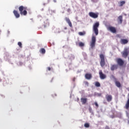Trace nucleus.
<instances>
[{"label": "nucleus", "instance_id": "nucleus-34", "mask_svg": "<svg viewBox=\"0 0 129 129\" xmlns=\"http://www.w3.org/2000/svg\"><path fill=\"white\" fill-rule=\"evenodd\" d=\"M89 110H91V108H89Z\"/></svg>", "mask_w": 129, "mask_h": 129}, {"label": "nucleus", "instance_id": "nucleus-22", "mask_svg": "<svg viewBox=\"0 0 129 129\" xmlns=\"http://www.w3.org/2000/svg\"><path fill=\"white\" fill-rule=\"evenodd\" d=\"M78 34L80 36H85V35H86V32L85 31L79 32Z\"/></svg>", "mask_w": 129, "mask_h": 129}, {"label": "nucleus", "instance_id": "nucleus-31", "mask_svg": "<svg viewBox=\"0 0 129 129\" xmlns=\"http://www.w3.org/2000/svg\"><path fill=\"white\" fill-rule=\"evenodd\" d=\"M98 96H101V93L98 94Z\"/></svg>", "mask_w": 129, "mask_h": 129}, {"label": "nucleus", "instance_id": "nucleus-15", "mask_svg": "<svg viewBox=\"0 0 129 129\" xmlns=\"http://www.w3.org/2000/svg\"><path fill=\"white\" fill-rule=\"evenodd\" d=\"M121 44H123V45H125V44H127L128 43V40L127 39H122L120 41Z\"/></svg>", "mask_w": 129, "mask_h": 129}, {"label": "nucleus", "instance_id": "nucleus-3", "mask_svg": "<svg viewBox=\"0 0 129 129\" xmlns=\"http://www.w3.org/2000/svg\"><path fill=\"white\" fill-rule=\"evenodd\" d=\"M99 56L101 59V61L100 62V66L101 67H104V66L105 65V59H104V55H103V54H100Z\"/></svg>", "mask_w": 129, "mask_h": 129}, {"label": "nucleus", "instance_id": "nucleus-7", "mask_svg": "<svg viewBox=\"0 0 129 129\" xmlns=\"http://www.w3.org/2000/svg\"><path fill=\"white\" fill-rule=\"evenodd\" d=\"M116 62H117V64L119 65V66H123V64H124V61L120 58H117L116 59Z\"/></svg>", "mask_w": 129, "mask_h": 129}, {"label": "nucleus", "instance_id": "nucleus-8", "mask_svg": "<svg viewBox=\"0 0 129 129\" xmlns=\"http://www.w3.org/2000/svg\"><path fill=\"white\" fill-rule=\"evenodd\" d=\"M99 75L100 79L103 80L106 78V75H105V74H104L103 73H102V71L101 70L99 71Z\"/></svg>", "mask_w": 129, "mask_h": 129}, {"label": "nucleus", "instance_id": "nucleus-17", "mask_svg": "<svg viewBox=\"0 0 129 129\" xmlns=\"http://www.w3.org/2000/svg\"><path fill=\"white\" fill-rule=\"evenodd\" d=\"M125 108L126 109H129V98H128V99L126 102V104L125 105Z\"/></svg>", "mask_w": 129, "mask_h": 129}, {"label": "nucleus", "instance_id": "nucleus-24", "mask_svg": "<svg viewBox=\"0 0 129 129\" xmlns=\"http://www.w3.org/2000/svg\"><path fill=\"white\" fill-rule=\"evenodd\" d=\"M84 126L86 128H88V127H89L90 126V125L89 124V123H85L84 124Z\"/></svg>", "mask_w": 129, "mask_h": 129}, {"label": "nucleus", "instance_id": "nucleus-37", "mask_svg": "<svg viewBox=\"0 0 129 129\" xmlns=\"http://www.w3.org/2000/svg\"><path fill=\"white\" fill-rule=\"evenodd\" d=\"M54 95H55L56 96V94H54Z\"/></svg>", "mask_w": 129, "mask_h": 129}, {"label": "nucleus", "instance_id": "nucleus-23", "mask_svg": "<svg viewBox=\"0 0 129 129\" xmlns=\"http://www.w3.org/2000/svg\"><path fill=\"white\" fill-rule=\"evenodd\" d=\"M95 86L96 87H100V83L98 82H96L95 83Z\"/></svg>", "mask_w": 129, "mask_h": 129}, {"label": "nucleus", "instance_id": "nucleus-14", "mask_svg": "<svg viewBox=\"0 0 129 129\" xmlns=\"http://www.w3.org/2000/svg\"><path fill=\"white\" fill-rule=\"evenodd\" d=\"M65 20L66 21L67 23L69 24V25L70 26V27H71V28H72V23H71L70 19H69V18L66 17L65 18Z\"/></svg>", "mask_w": 129, "mask_h": 129}, {"label": "nucleus", "instance_id": "nucleus-30", "mask_svg": "<svg viewBox=\"0 0 129 129\" xmlns=\"http://www.w3.org/2000/svg\"><path fill=\"white\" fill-rule=\"evenodd\" d=\"M47 70H48V71H51V68L48 67V68H47Z\"/></svg>", "mask_w": 129, "mask_h": 129}, {"label": "nucleus", "instance_id": "nucleus-38", "mask_svg": "<svg viewBox=\"0 0 129 129\" xmlns=\"http://www.w3.org/2000/svg\"><path fill=\"white\" fill-rule=\"evenodd\" d=\"M0 81H2V80L0 79Z\"/></svg>", "mask_w": 129, "mask_h": 129}, {"label": "nucleus", "instance_id": "nucleus-28", "mask_svg": "<svg viewBox=\"0 0 129 129\" xmlns=\"http://www.w3.org/2000/svg\"><path fill=\"white\" fill-rule=\"evenodd\" d=\"M94 104H95L96 107H97V108H98L99 105H98V104L97 103V102H95L94 103Z\"/></svg>", "mask_w": 129, "mask_h": 129}, {"label": "nucleus", "instance_id": "nucleus-2", "mask_svg": "<svg viewBox=\"0 0 129 129\" xmlns=\"http://www.w3.org/2000/svg\"><path fill=\"white\" fill-rule=\"evenodd\" d=\"M99 27V22H96L93 27V31L96 36L98 35V27Z\"/></svg>", "mask_w": 129, "mask_h": 129}, {"label": "nucleus", "instance_id": "nucleus-10", "mask_svg": "<svg viewBox=\"0 0 129 129\" xmlns=\"http://www.w3.org/2000/svg\"><path fill=\"white\" fill-rule=\"evenodd\" d=\"M105 98L108 102H110L112 100V96L111 95L107 94L105 96Z\"/></svg>", "mask_w": 129, "mask_h": 129}, {"label": "nucleus", "instance_id": "nucleus-26", "mask_svg": "<svg viewBox=\"0 0 129 129\" xmlns=\"http://www.w3.org/2000/svg\"><path fill=\"white\" fill-rule=\"evenodd\" d=\"M84 83L85 86H87V87L89 86V83H88V82H87V81H85V82H84Z\"/></svg>", "mask_w": 129, "mask_h": 129}, {"label": "nucleus", "instance_id": "nucleus-35", "mask_svg": "<svg viewBox=\"0 0 129 129\" xmlns=\"http://www.w3.org/2000/svg\"><path fill=\"white\" fill-rule=\"evenodd\" d=\"M73 81H75V79H73Z\"/></svg>", "mask_w": 129, "mask_h": 129}, {"label": "nucleus", "instance_id": "nucleus-13", "mask_svg": "<svg viewBox=\"0 0 129 129\" xmlns=\"http://www.w3.org/2000/svg\"><path fill=\"white\" fill-rule=\"evenodd\" d=\"M13 14L15 17L16 18V19H18V18H20V14L19 13V12H18L17 11L14 10Z\"/></svg>", "mask_w": 129, "mask_h": 129}, {"label": "nucleus", "instance_id": "nucleus-4", "mask_svg": "<svg viewBox=\"0 0 129 129\" xmlns=\"http://www.w3.org/2000/svg\"><path fill=\"white\" fill-rule=\"evenodd\" d=\"M95 43H96V37L94 36L92 37V39L90 42V47L91 49H93L95 47Z\"/></svg>", "mask_w": 129, "mask_h": 129}, {"label": "nucleus", "instance_id": "nucleus-25", "mask_svg": "<svg viewBox=\"0 0 129 129\" xmlns=\"http://www.w3.org/2000/svg\"><path fill=\"white\" fill-rule=\"evenodd\" d=\"M79 46L80 47H84V43L80 42L79 43Z\"/></svg>", "mask_w": 129, "mask_h": 129}, {"label": "nucleus", "instance_id": "nucleus-32", "mask_svg": "<svg viewBox=\"0 0 129 129\" xmlns=\"http://www.w3.org/2000/svg\"><path fill=\"white\" fill-rule=\"evenodd\" d=\"M54 3H57V0H53Z\"/></svg>", "mask_w": 129, "mask_h": 129}, {"label": "nucleus", "instance_id": "nucleus-18", "mask_svg": "<svg viewBox=\"0 0 129 129\" xmlns=\"http://www.w3.org/2000/svg\"><path fill=\"white\" fill-rule=\"evenodd\" d=\"M115 84L117 87H118L119 88L120 87H121V85L120 84V83L119 81H116L115 82Z\"/></svg>", "mask_w": 129, "mask_h": 129}, {"label": "nucleus", "instance_id": "nucleus-20", "mask_svg": "<svg viewBox=\"0 0 129 129\" xmlns=\"http://www.w3.org/2000/svg\"><path fill=\"white\" fill-rule=\"evenodd\" d=\"M119 7H122L123 5L125 4V1H121L118 3Z\"/></svg>", "mask_w": 129, "mask_h": 129}, {"label": "nucleus", "instance_id": "nucleus-6", "mask_svg": "<svg viewBox=\"0 0 129 129\" xmlns=\"http://www.w3.org/2000/svg\"><path fill=\"white\" fill-rule=\"evenodd\" d=\"M98 15H99L98 13L89 12V17L93 18V19H97L98 18Z\"/></svg>", "mask_w": 129, "mask_h": 129}, {"label": "nucleus", "instance_id": "nucleus-36", "mask_svg": "<svg viewBox=\"0 0 129 129\" xmlns=\"http://www.w3.org/2000/svg\"><path fill=\"white\" fill-rule=\"evenodd\" d=\"M53 13H55V11H53Z\"/></svg>", "mask_w": 129, "mask_h": 129}, {"label": "nucleus", "instance_id": "nucleus-33", "mask_svg": "<svg viewBox=\"0 0 129 129\" xmlns=\"http://www.w3.org/2000/svg\"><path fill=\"white\" fill-rule=\"evenodd\" d=\"M64 30H67V27H64Z\"/></svg>", "mask_w": 129, "mask_h": 129}, {"label": "nucleus", "instance_id": "nucleus-11", "mask_svg": "<svg viewBox=\"0 0 129 129\" xmlns=\"http://www.w3.org/2000/svg\"><path fill=\"white\" fill-rule=\"evenodd\" d=\"M85 77L86 79H87L88 80H90V79L92 78V75H91V74L87 73L85 74Z\"/></svg>", "mask_w": 129, "mask_h": 129}, {"label": "nucleus", "instance_id": "nucleus-1", "mask_svg": "<svg viewBox=\"0 0 129 129\" xmlns=\"http://www.w3.org/2000/svg\"><path fill=\"white\" fill-rule=\"evenodd\" d=\"M18 10L21 16H27L28 14V12H27V10H28V7H25L23 6H21L19 7Z\"/></svg>", "mask_w": 129, "mask_h": 129}, {"label": "nucleus", "instance_id": "nucleus-9", "mask_svg": "<svg viewBox=\"0 0 129 129\" xmlns=\"http://www.w3.org/2000/svg\"><path fill=\"white\" fill-rule=\"evenodd\" d=\"M108 30H109L110 32H111V33H113V34H115V33H116V28L114 27L109 26L108 28Z\"/></svg>", "mask_w": 129, "mask_h": 129}, {"label": "nucleus", "instance_id": "nucleus-16", "mask_svg": "<svg viewBox=\"0 0 129 129\" xmlns=\"http://www.w3.org/2000/svg\"><path fill=\"white\" fill-rule=\"evenodd\" d=\"M81 100L82 104H85L87 102V98H82Z\"/></svg>", "mask_w": 129, "mask_h": 129}, {"label": "nucleus", "instance_id": "nucleus-12", "mask_svg": "<svg viewBox=\"0 0 129 129\" xmlns=\"http://www.w3.org/2000/svg\"><path fill=\"white\" fill-rule=\"evenodd\" d=\"M118 67L117 64H112L111 66L110 70H111V71H114V70L117 69Z\"/></svg>", "mask_w": 129, "mask_h": 129}, {"label": "nucleus", "instance_id": "nucleus-21", "mask_svg": "<svg viewBox=\"0 0 129 129\" xmlns=\"http://www.w3.org/2000/svg\"><path fill=\"white\" fill-rule=\"evenodd\" d=\"M39 52L41 53V54H45L46 53V50H45V48H41Z\"/></svg>", "mask_w": 129, "mask_h": 129}, {"label": "nucleus", "instance_id": "nucleus-5", "mask_svg": "<svg viewBox=\"0 0 129 129\" xmlns=\"http://www.w3.org/2000/svg\"><path fill=\"white\" fill-rule=\"evenodd\" d=\"M121 54L123 58H126L129 54L128 48H125L124 50L121 52Z\"/></svg>", "mask_w": 129, "mask_h": 129}, {"label": "nucleus", "instance_id": "nucleus-19", "mask_svg": "<svg viewBox=\"0 0 129 129\" xmlns=\"http://www.w3.org/2000/svg\"><path fill=\"white\" fill-rule=\"evenodd\" d=\"M119 24H122V16H119L118 17Z\"/></svg>", "mask_w": 129, "mask_h": 129}, {"label": "nucleus", "instance_id": "nucleus-29", "mask_svg": "<svg viewBox=\"0 0 129 129\" xmlns=\"http://www.w3.org/2000/svg\"><path fill=\"white\" fill-rule=\"evenodd\" d=\"M67 12H68V13H70V12H71V10H70V9H68L67 10Z\"/></svg>", "mask_w": 129, "mask_h": 129}, {"label": "nucleus", "instance_id": "nucleus-27", "mask_svg": "<svg viewBox=\"0 0 129 129\" xmlns=\"http://www.w3.org/2000/svg\"><path fill=\"white\" fill-rule=\"evenodd\" d=\"M18 45L19 46L20 48H22L23 46H22V42H19L18 43Z\"/></svg>", "mask_w": 129, "mask_h": 129}]
</instances>
